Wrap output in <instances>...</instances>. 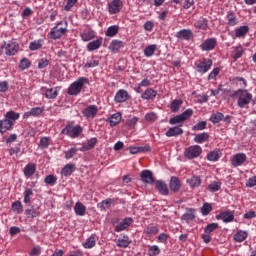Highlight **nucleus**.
Listing matches in <instances>:
<instances>
[{
    "instance_id": "1",
    "label": "nucleus",
    "mask_w": 256,
    "mask_h": 256,
    "mask_svg": "<svg viewBox=\"0 0 256 256\" xmlns=\"http://www.w3.org/2000/svg\"><path fill=\"white\" fill-rule=\"evenodd\" d=\"M67 27H69V23L67 22V20L57 22L49 33L50 38H52L54 41H57V39H61V37L69 33V29H67Z\"/></svg>"
},
{
    "instance_id": "2",
    "label": "nucleus",
    "mask_w": 256,
    "mask_h": 256,
    "mask_svg": "<svg viewBox=\"0 0 256 256\" xmlns=\"http://www.w3.org/2000/svg\"><path fill=\"white\" fill-rule=\"evenodd\" d=\"M234 97H237V105L240 109H245L253 101V94L247 89H238L234 93Z\"/></svg>"
},
{
    "instance_id": "3",
    "label": "nucleus",
    "mask_w": 256,
    "mask_h": 256,
    "mask_svg": "<svg viewBox=\"0 0 256 256\" xmlns=\"http://www.w3.org/2000/svg\"><path fill=\"white\" fill-rule=\"evenodd\" d=\"M85 85H89V78L80 77L76 81H74L67 90L68 95L77 96L81 91H83V87Z\"/></svg>"
},
{
    "instance_id": "4",
    "label": "nucleus",
    "mask_w": 256,
    "mask_h": 256,
    "mask_svg": "<svg viewBox=\"0 0 256 256\" xmlns=\"http://www.w3.org/2000/svg\"><path fill=\"white\" fill-rule=\"evenodd\" d=\"M62 135H67L71 139H77L83 133V127L81 125L73 126V124H67L61 131Z\"/></svg>"
},
{
    "instance_id": "5",
    "label": "nucleus",
    "mask_w": 256,
    "mask_h": 256,
    "mask_svg": "<svg viewBox=\"0 0 256 256\" xmlns=\"http://www.w3.org/2000/svg\"><path fill=\"white\" fill-rule=\"evenodd\" d=\"M193 116V109L188 108L183 113L176 115L173 118L169 119L170 125H179V123H185L187 119Z\"/></svg>"
},
{
    "instance_id": "6",
    "label": "nucleus",
    "mask_w": 256,
    "mask_h": 256,
    "mask_svg": "<svg viewBox=\"0 0 256 256\" xmlns=\"http://www.w3.org/2000/svg\"><path fill=\"white\" fill-rule=\"evenodd\" d=\"M1 49H5V55L11 57L13 55H17L19 51V43L15 41H4L3 44L1 45Z\"/></svg>"
},
{
    "instance_id": "7",
    "label": "nucleus",
    "mask_w": 256,
    "mask_h": 256,
    "mask_svg": "<svg viewBox=\"0 0 256 256\" xmlns=\"http://www.w3.org/2000/svg\"><path fill=\"white\" fill-rule=\"evenodd\" d=\"M201 153H203L201 146L192 145L184 150V157H186V159H197V157L201 156Z\"/></svg>"
},
{
    "instance_id": "8",
    "label": "nucleus",
    "mask_w": 256,
    "mask_h": 256,
    "mask_svg": "<svg viewBox=\"0 0 256 256\" xmlns=\"http://www.w3.org/2000/svg\"><path fill=\"white\" fill-rule=\"evenodd\" d=\"M211 67H213V60L209 58H203L201 61L196 63V70L201 75H205V73H207Z\"/></svg>"
},
{
    "instance_id": "9",
    "label": "nucleus",
    "mask_w": 256,
    "mask_h": 256,
    "mask_svg": "<svg viewBox=\"0 0 256 256\" xmlns=\"http://www.w3.org/2000/svg\"><path fill=\"white\" fill-rule=\"evenodd\" d=\"M217 221H223V223H233L235 220V211L226 210L216 215Z\"/></svg>"
},
{
    "instance_id": "10",
    "label": "nucleus",
    "mask_w": 256,
    "mask_h": 256,
    "mask_svg": "<svg viewBox=\"0 0 256 256\" xmlns=\"http://www.w3.org/2000/svg\"><path fill=\"white\" fill-rule=\"evenodd\" d=\"M123 9V1L121 0H112L108 3V13L110 15H117Z\"/></svg>"
},
{
    "instance_id": "11",
    "label": "nucleus",
    "mask_w": 256,
    "mask_h": 256,
    "mask_svg": "<svg viewBox=\"0 0 256 256\" xmlns=\"http://www.w3.org/2000/svg\"><path fill=\"white\" fill-rule=\"evenodd\" d=\"M215 47H217V38H208L206 40H204L200 46L199 49H201L202 51H213L215 49Z\"/></svg>"
},
{
    "instance_id": "12",
    "label": "nucleus",
    "mask_w": 256,
    "mask_h": 256,
    "mask_svg": "<svg viewBox=\"0 0 256 256\" xmlns=\"http://www.w3.org/2000/svg\"><path fill=\"white\" fill-rule=\"evenodd\" d=\"M247 162V154L237 153L232 156L231 165L232 167H241Z\"/></svg>"
},
{
    "instance_id": "13",
    "label": "nucleus",
    "mask_w": 256,
    "mask_h": 256,
    "mask_svg": "<svg viewBox=\"0 0 256 256\" xmlns=\"http://www.w3.org/2000/svg\"><path fill=\"white\" fill-rule=\"evenodd\" d=\"M98 113L99 107H97V105H89L82 111V115L86 117V119H95Z\"/></svg>"
},
{
    "instance_id": "14",
    "label": "nucleus",
    "mask_w": 256,
    "mask_h": 256,
    "mask_svg": "<svg viewBox=\"0 0 256 256\" xmlns=\"http://www.w3.org/2000/svg\"><path fill=\"white\" fill-rule=\"evenodd\" d=\"M14 125L11 120L4 116V119L0 120V133L3 135L7 131H12Z\"/></svg>"
},
{
    "instance_id": "15",
    "label": "nucleus",
    "mask_w": 256,
    "mask_h": 256,
    "mask_svg": "<svg viewBox=\"0 0 256 256\" xmlns=\"http://www.w3.org/2000/svg\"><path fill=\"white\" fill-rule=\"evenodd\" d=\"M129 100V92L125 89H120L116 92L114 96L115 103H125Z\"/></svg>"
},
{
    "instance_id": "16",
    "label": "nucleus",
    "mask_w": 256,
    "mask_h": 256,
    "mask_svg": "<svg viewBox=\"0 0 256 256\" xmlns=\"http://www.w3.org/2000/svg\"><path fill=\"white\" fill-rule=\"evenodd\" d=\"M43 111H45L44 107H34L23 114V119H29V117H39L43 114Z\"/></svg>"
},
{
    "instance_id": "17",
    "label": "nucleus",
    "mask_w": 256,
    "mask_h": 256,
    "mask_svg": "<svg viewBox=\"0 0 256 256\" xmlns=\"http://www.w3.org/2000/svg\"><path fill=\"white\" fill-rule=\"evenodd\" d=\"M37 172V164L35 163H28L23 170V174L24 177H26V179H29V177H33V175H35V173Z\"/></svg>"
},
{
    "instance_id": "18",
    "label": "nucleus",
    "mask_w": 256,
    "mask_h": 256,
    "mask_svg": "<svg viewBox=\"0 0 256 256\" xmlns=\"http://www.w3.org/2000/svg\"><path fill=\"white\" fill-rule=\"evenodd\" d=\"M140 178H141V181H143V183H148L149 185H152V183H155L153 172L150 170H143L140 173Z\"/></svg>"
},
{
    "instance_id": "19",
    "label": "nucleus",
    "mask_w": 256,
    "mask_h": 256,
    "mask_svg": "<svg viewBox=\"0 0 256 256\" xmlns=\"http://www.w3.org/2000/svg\"><path fill=\"white\" fill-rule=\"evenodd\" d=\"M155 97H157V90L153 88H147L142 94L141 99L144 101H154Z\"/></svg>"
},
{
    "instance_id": "20",
    "label": "nucleus",
    "mask_w": 256,
    "mask_h": 256,
    "mask_svg": "<svg viewBox=\"0 0 256 256\" xmlns=\"http://www.w3.org/2000/svg\"><path fill=\"white\" fill-rule=\"evenodd\" d=\"M177 39H182L183 41H189L193 39V30L191 29H182L176 33Z\"/></svg>"
},
{
    "instance_id": "21",
    "label": "nucleus",
    "mask_w": 256,
    "mask_h": 256,
    "mask_svg": "<svg viewBox=\"0 0 256 256\" xmlns=\"http://www.w3.org/2000/svg\"><path fill=\"white\" fill-rule=\"evenodd\" d=\"M132 223H133V218H125L115 227L116 233H121V231H125V229H129Z\"/></svg>"
},
{
    "instance_id": "22",
    "label": "nucleus",
    "mask_w": 256,
    "mask_h": 256,
    "mask_svg": "<svg viewBox=\"0 0 256 256\" xmlns=\"http://www.w3.org/2000/svg\"><path fill=\"white\" fill-rule=\"evenodd\" d=\"M80 37L82 41L88 42L95 39V37H97V33L93 29L89 28L81 32Z\"/></svg>"
},
{
    "instance_id": "23",
    "label": "nucleus",
    "mask_w": 256,
    "mask_h": 256,
    "mask_svg": "<svg viewBox=\"0 0 256 256\" xmlns=\"http://www.w3.org/2000/svg\"><path fill=\"white\" fill-rule=\"evenodd\" d=\"M226 25L229 27H235V25H239V20L237 19V14L233 11H229L226 15Z\"/></svg>"
},
{
    "instance_id": "24",
    "label": "nucleus",
    "mask_w": 256,
    "mask_h": 256,
    "mask_svg": "<svg viewBox=\"0 0 256 256\" xmlns=\"http://www.w3.org/2000/svg\"><path fill=\"white\" fill-rule=\"evenodd\" d=\"M169 186L171 191H173L174 193H179V191L181 190V180L176 176H172Z\"/></svg>"
},
{
    "instance_id": "25",
    "label": "nucleus",
    "mask_w": 256,
    "mask_h": 256,
    "mask_svg": "<svg viewBox=\"0 0 256 256\" xmlns=\"http://www.w3.org/2000/svg\"><path fill=\"white\" fill-rule=\"evenodd\" d=\"M184 131L181 126L170 127L165 133L166 137H179V135H183Z\"/></svg>"
},
{
    "instance_id": "26",
    "label": "nucleus",
    "mask_w": 256,
    "mask_h": 256,
    "mask_svg": "<svg viewBox=\"0 0 256 256\" xmlns=\"http://www.w3.org/2000/svg\"><path fill=\"white\" fill-rule=\"evenodd\" d=\"M101 45H103V37L89 42L87 44V51H97V49H101Z\"/></svg>"
},
{
    "instance_id": "27",
    "label": "nucleus",
    "mask_w": 256,
    "mask_h": 256,
    "mask_svg": "<svg viewBox=\"0 0 256 256\" xmlns=\"http://www.w3.org/2000/svg\"><path fill=\"white\" fill-rule=\"evenodd\" d=\"M247 237H249V233H247L245 230H237L233 235V239L236 241V243H243Z\"/></svg>"
},
{
    "instance_id": "28",
    "label": "nucleus",
    "mask_w": 256,
    "mask_h": 256,
    "mask_svg": "<svg viewBox=\"0 0 256 256\" xmlns=\"http://www.w3.org/2000/svg\"><path fill=\"white\" fill-rule=\"evenodd\" d=\"M61 91V86H56L54 88L47 89L45 92L46 99H57V95Z\"/></svg>"
},
{
    "instance_id": "29",
    "label": "nucleus",
    "mask_w": 256,
    "mask_h": 256,
    "mask_svg": "<svg viewBox=\"0 0 256 256\" xmlns=\"http://www.w3.org/2000/svg\"><path fill=\"white\" fill-rule=\"evenodd\" d=\"M77 167L75 166V164H66L62 170H61V175H63L64 177H69L70 175H73V173H75Z\"/></svg>"
},
{
    "instance_id": "30",
    "label": "nucleus",
    "mask_w": 256,
    "mask_h": 256,
    "mask_svg": "<svg viewBox=\"0 0 256 256\" xmlns=\"http://www.w3.org/2000/svg\"><path fill=\"white\" fill-rule=\"evenodd\" d=\"M156 189L161 193V195H169V187L163 180L156 181Z\"/></svg>"
},
{
    "instance_id": "31",
    "label": "nucleus",
    "mask_w": 256,
    "mask_h": 256,
    "mask_svg": "<svg viewBox=\"0 0 256 256\" xmlns=\"http://www.w3.org/2000/svg\"><path fill=\"white\" fill-rule=\"evenodd\" d=\"M84 249H93L97 245V235L92 234L86 241L82 244Z\"/></svg>"
},
{
    "instance_id": "32",
    "label": "nucleus",
    "mask_w": 256,
    "mask_h": 256,
    "mask_svg": "<svg viewBox=\"0 0 256 256\" xmlns=\"http://www.w3.org/2000/svg\"><path fill=\"white\" fill-rule=\"evenodd\" d=\"M201 176H192L186 180V183L191 187V189H196V187H201Z\"/></svg>"
},
{
    "instance_id": "33",
    "label": "nucleus",
    "mask_w": 256,
    "mask_h": 256,
    "mask_svg": "<svg viewBox=\"0 0 256 256\" xmlns=\"http://www.w3.org/2000/svg\"><path fill=\"white\" fill-rule=\"evenodd\" d=\"M125 47V43L121 40H112L109 46V49L112 53H117L119 49H123Z\"/></svg>"
},
{
    "instance_id": "34",
    "label": "nucleus",
    "mask_w": 256,
    "mask_h": 256,
    "mask_svg": "<svg viewBox=\"0 0 256 256\" xmlns=\"http://www.w3.org/2000/svg\"><path fill=\"white\" fill-rule=\"evenodd\" d=\"M121 119H122L121 113L118 112V113L112 114L107 121L110 124V127H117V125L121 123Z\"/></svg>"
},
{
    "instance_id": "35",
    "label": "nucleus",
    "mask_w": 256,
    "mask_h": 256,
    "mask_svg": "<svg viewBox=\"0 0 256 256\" xmlns=\"http://www.w3.org/2000/svg\"><path fill=\"white\" fill-rule=\"evenodd\" d=\"M74 211L79 217H84L85 213H87V207L81 202H76Z\"/></svg>"
},
{
    "instance_id": "36",
    "label": "nucleus",
    "mask_w": 256,
    "mask_h": 256,
    "mask_svg": "<svg viewBox=\"0 0 256 256\" xmlns=\"http://www.w3.org/2000/svg\"><path fill=\"white\" fill-rule=\"evenodd\" d=\"M244 53H245V49L243 48V46L238 45L234 47V50L232 51L231 55L234 61H237V59H241V57H243Z\"/></svg>"
},
{
    "instance_id": "37",
    "label": "nucleus",
    "mask_w": 256,
    "mask_h": 256,
    "mask_svg": "<svg viewBox=\"0 0 256 256\" xmlns=\"http://www.w3.org/2000/svg\"><path fill=\"white\" fill-rule=\"evenodd\" d=\"M209 21L207 18H200L194 23L195 29H201L202 31H207V28L209 27L208 25Z\"/></svg>"
},
{
    "instance_id": "38",
    "label": "nucleus",
    "mask_w": 256,
    "mask_h": 256,
    "mask_svg": "<svg viewBox=\"0 0 256 256\" xmlns=\"http://www.w3.org/2000/svg\"><path fill=\"white\" fill-rule=\"evenodd\" d=\"M25 215L28 219H35V217H39L41 215V211H39V208L31 207L25 210Z\"/></svg>"
},
{
    "instance_id": "39",
    "label": "nucleus",
    "mask_w": 256,
    "mask_h": 256,
    "mask_svg": "<svg viewBox=\"0 0 256 256\" xmlns=\"http://www.w3.org/2000/svg\"><path fill=\"white\" fill-rule=\"evenodd\" d=\"M131 242V239H129V236H123L122 238H118L116 241L117 247H121L122 249H127L129 247Z\"/></svg>"
},
{
    "instance_id": "40",
    "label": "nucleus",
    "mask_w": 256,
    "mask_h": 256,
    "mask_svg": "<svg viewBox=\"0 0 256 256\" xmlns=\"http://www.w3.org/2000/svg\"><path fill=\"white\" fill-rule=\"evenodd\" d=\"M45 41L43 39H38L30 42L29 44V50L30 51H39L43 47V44Z\"/></svg>"
},
{
    "instance_id": "41",
    "label": "nucleus",
    "mask_w": 256,
    "mask_h": 256,
    "mask_svg": "<svg viewBox=\"0 0 256 256\" xmlns=\"http://www.w3.org/2000/svg\"><path fill=\"white\" fill-rule=\"evenodd\" d=\"M182 105H183V100L175 99L170 103L169 108L172 111V113H179V109H181Z\"/></svg>"
},
{
    "instance_id": "42",
    "label": "nucleus",
    "mask_w": 256,
    "mask_h": 256,
    "mask_svg": "<svg viewBox=\"0 0 256 256\" xmlns=\"http://www.w3.org/2000/svg\"><path fill=\"white\" fill-rule=\"evenodd\" d=\"M4 117H6L8 121H11L13 125H15V121H18V119L21 117V114L11 110L8 111Z\"/></svg>"
},
{
    "instance_id": "43",
    "label": "nucleus",
    "mask_w": 256,
    "mask_h": 256,
    "mask_svg": "<svg viewBox=\"0 0 256 256\" xmlns=\"http://www.w3.org/2000/svg\"><path fill=\"white\" fill-rule=\"evenodd\" d=\"M195 219V209L190 208L186 211L185 214L182 215V220L189 223V221H193Z\"/></svg>"
},
{
    "instance_id": "44",
    "label": "nucleus",
    "mask_w": 256,
    "mask_h": 256,
    "mask_svg": "<svg viewBox=\"0 0 256 256\" xmlns=\"http://www.w3.org/2000/svg\"><path fill=\"white\" fill-rule=\"evenodd\" d=\"M224 119V115L221 112H215L210 116L209 121H211V123H213L214 125H216V123H221V121H223Z\"/></svg>"
},
{
    "instance_id": "45",
    "label": "nucleus",
    "mask_w": 256,
    "mask_h": 256,
    "mask_svg": "<svg viewBox=\"0 0 256 256\" xmlns=\"http://www.w3.org/2000/svg\"><path fill=\"white\" fill-rule=\"evenodd\" d=\"M157 51V44H151L144 49L145 57H153Z\"/></svg>"
},
{
    "instance_id": "46",
    "label": "nucleus",
    "mask_w": 256,
    "mask_h": 256,
    "mask_svg": "<svg viewBox=\"0 0 256 256\" xmlns=\"http://www.w3.org/2000/svg\"><path fill=\"white\" fill-rule=\"evenodd\" d=\"M209 140V133L207 132H203V133H200V134H197L195 137H194V142L195 143H205V141H208Z\"/></svg>"
},
{
    "instance_id": "47",
    "label": "nucleus",
    "mask_w": 256,
    "mask_h": 256,
    "mask_svg": "<svg viewBox=\"0 0 256 256\" xmlns=\"http://www.w3.org/2000/svg\"><path fill=\"white\" fill-rule=\"evenodd\" d=\"M144 233L146 235H157L159 233V226H157V225H148L144 229Z\"/></svg>"
},
{
    "instance_id": "48",
    "label": "nucleus",
    "mask_w": 256,
    "mask_h": 256,
    "mask_svg": "<svg viewBox=\"0 0 256 256\" xmlns=\"http://www.w3.org/2000/svg\"><path fill=\"white\" fill-rule=\"evenodd\" d=\"M249 33V26H241L235 30V37H245Z\"/></svg>"
},
{
    "instance_id": "49",
    "label": "nucleus",
    "mask_w": 256,
    "mask_h": 256,
    "mask_svg": "<svg viewBox=\"0 0 256 256\" xmlns=\"http://www.w3.org/2000/svg\"><path fill=\"white\" fill-rule=\"evenodd\" d=\"M217 229H219V223L213 222L205 226L204 233L211 235V233H213V231H217Z\"/></svg>"
},
{
    "instance_id": "50",
    "label": "nucleus",
    "mask_w": 256,
    "mask_h": 256,
    "mask_svg": "<svg viewBox=\"0 0 256 256\" xmlns=\"http://www.w3.org/2000/svg\"><path fill=\"white\" fill-rule=\"evenodd\" d=\"M119 33V26L113 25L108 27V29L105 32L106 37H115Z\"/></svg>"
},
{
    "instance_id": "51",
    "label": "nucleus",
    "mask_w": 256,
    "mask_h": 256,
    "mask_svg": "<svg viewBox=\"0 0 256 256\" xmlns=\"http://www.w3.org/2000/svg\"><path fill=\"white\" fill-rule=\"evenodd\" d=\"M49 145H51V138L50 137H42L39 142L40 149H48Z\"/></svg>"
},
{
    "instance_id": "52",
    "label": "nucleus",
    "mask_w": 256,
    "mask_h": 256,
    "mask_svg": "<svg viewBox=\"0 0 256 256\" xmlns=\"http://www.w3.org/2000/svg\"><path fill=\"white\" fill-rule=\"evenodd\" d=\"M161 255V248L157 245L149 246L148 248V256H157Z\"/></svg>"
},
{
    "instance_id": "53",
    "label": "nucleus",
    "mask_w": 256,
    "mask_h": 256,
    "mask_svg": "<svg viewBox=\"0 0 256 256\" xmlns=\"http://www.w3.org/2000/svg\"><path fill=\"white\" fill-rule=\"evenodd\" d=\"M12 211L14 213H18L19 215L23 213V204H21V201L17 200L12 203Z\"/></svg>"
},
{
    "instance_id": "54",
    "label": "nucleus",
    "mask_w": 256,
    "mask_h": 256,
    "mask_svg": "<svg viewBox=\"0 0 256 256\" xmlns=\"http://www.w3.org/2000/svg\"><path fill=\"white\" fill-rule=\"evenodd\" d=\"M29 67H31V60H29V58H22L20 60L19 69H21V71H25L29 69Z\"/></svg>"
},
{
    "instance_id": "55",
    "label": "nucleus",
    "mask_w": 256,
    "mask_h": 256,
    "mask_svg": "<svg viewBox=\"0 0 256 256\" xmlns=\"http://www.w3.org/2000/svg\"><path fill=\"white\" fill-rule=\"evenodd\" d=\"M111 203H113V199L108 198V199L100 202L98 204V207H99V209H101V211H105V210L109 209V207H111Z\"/></svg>"
},
{
    "instance_id": "56",
    "label": "nucleus",
    "mask_w": 256,
    "mask_h": 256,
    "mask_svg": "<svg viewBox=\"0 0 256 256\" xmlns=\"http://www.w3.org/2000/svg\"><path fill=\"white\" fill-rule=\"evenodd\" d=\"M33 196V189L31 188H27L24 191V203L26 205H29V203H31V197Z\"/></svg>"
},
{
    "instance_id": "57",
    "label": "nucleus",
    "mask_w": 256,
    "mask_h": 256,
    "mask_svg": "<svg viewBox=\"0 0 256 256\" xmlns=\"http://www.w3.org/2000/svg\"><path fill=\"white\" fill-rule=\"evenodd\" d=\"M207 159L208 161H213V162L219 161V159H221V154L219 153V151H212L208 153Z\"/></svg>"
},
{
    "instance_id": "58",
    "label": "nucleus",
    "mask_w": 256,
    "mask_h": 256,
    "mask_svg": "<svg viewBox=\"0 0 256 256\" xmlns=\"http://www.w3.org/2000/svg\"><path fill=\"white\" fill-rule=\"evenodd\" d=\"M211 211H213V206L209 203H204L201 208L202 215L204 217H207V215H209V213H211Z\"/></svg>"
},
{
    "instance_id": "59",
    "label": "nucleus",
    "mask_w": 256,
    "mask_h": 256,
    "mask_svg": "<svg viewBox=\"0 0 256 256\" xmlns=\"http://www.w3.org/2000/svg\"><path fill=\"white\" fill-rule=\"evenodd\" d=\"M207 129V121H200L192 127V131H203Z\"/></svg>"
},
{
    "instance_id": "60",
    "label": "nucleus",
    "mask_w": 256,
    "mask_h": 256,
    "mask_svg": "<svg viewBox=\"0 0 256 256\" xmlns=\"http://www.w3.org/2000/svg\"><path fill=\"white\" fill-rule=\"evenodd\" d=\"M77 151H79V149H77V147H73V148L69 149L68 151H65L64 152L65 159H73V157H75V155H77Z\"/></svg>"
},
{
    "instance_id": "61",
    "label": "nucleus",
    "mask_w": 256,
    "mask_h": 256,
    "mask_svg": "<svg viewBox=\"0 0 256 256\" xmlns=\"http://www.w3.org/2000/svg\"><path fill=\"white\" fill-rule=\"evenodd\" d=\"M221 73V68L216 67L214 68L208 75V81H213V79L217 78V75Z\"/></svg>"
},
{
    "instance_id": "62",
    "label": "nucleus",
    "mask_w": 256,
    "mask_h": 256,
    "mask_svg": "<svg viewBox=\"0 0 256 256\" xmlns=\"http://www.w3.org/2000/svg\"><path fill=\"white\" fill-rule=\"evenodd\" d=\"M44 183H46V185H55V183H57V177H55V175H47L44 179Z\"/></svg>"
},
{
    "instance_id": "63",
    "label": "nucleus",
    "mask_w": 256,
    "mask_h": 256,
    "mask_svg": "<svg viewBox=\"0 0 256 256\" xmlns=\"http://www.w3.org/2000/svg\"><path fill=\"white\" fill-rule=\"evenodd\" d=\"M209 191H211L212 193H215L217 191H219L221 189V182H212L209 186H208Z\"/></svg>"
},
{
    "instance_id": "64",
    "label": "nucleus",
    "mask_w": 256,
    "mask_h": 256,
    "mask_svg": "<svg viewBox=\"0 0 256 256\" xmlns=\"http://www.w3.org/2000/svg\"><path fill=\"white\" fill-rule=\"evenodd\" d=\"M93 67H99V60H90L84 64V69H91Z\"/></svg>"
}]
</instances>
